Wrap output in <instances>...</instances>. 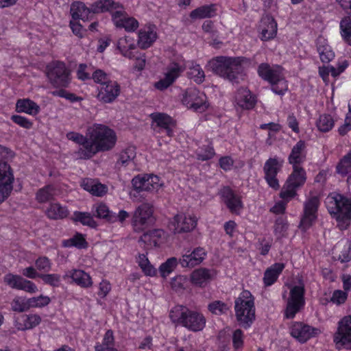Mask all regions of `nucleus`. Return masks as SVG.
<instances>
[{"mask_svg":"<svg viewBox=\"0 0 351 351\" xmlns=\"http://www.w3.org/2000/svg\"><path fill=\"white\" fill-rule=\"evenodd\" d=\"M216 14L215 4L205 5L193 10L190 13V17L193 19L211 18Z\"/></svg>","mask_w":351,"mask_h":351,"instance_id":"58836bf2","label":"nucleus"},{"mask_svg":"<svg viewBox=\"0 0 351 351\" xmlns=\"http://www.w3.org/2000/svg\"><path fill=\"white\" fill-rule=\"evenodd\" d=\"M152 120V127L158 132L165 130L167 135H173V128L176 127V121L167 114L154 112L150 114Z\"/></svg>","mask_w":351,"mask_h":351,"instance_id":"412c9836","label":"nucleus"},{"mask_svg":"<svg viewBox=\"0 0 351 351\" xmlns=\"http://www.w3.org/2000/svg\"><path fill=\"white\" fill-rule=\"evenodd\" d=\"M62 245L64 247H75L77 249H86L88 243L82 234L76 232L71 238L63 240Z\"/></svg>","mask_w":351,"mask_h":351,"instance_id":"79ce46f5","label":"nucleus"},{"mask_svg":"<svg viewBox=\"0 0 351 351\" xmlns=\"http://www.w3.org/2000/svg\"><path fill=\"white\" fill-rule=\"evenodd\" d=\"M317 50L319 53L320 60L324 63H328L335 58V53L331 47L329 46L326 40L319 38L317 40Z\"/></svg>","mask_w":351,"mask_h":351,"instance_id":"c9c22d12","label":"nucleus"},{"mask_svg":"<svg viewBox=\"0 0 351 351\" xmlns=\"http://www.w3.org/2000/svg\"><path fill=\"white\" fill-rule=\"evenodd\" d=\"M40 110V106L29 99H19L16 104V111L30 115H36Z\"/></svg>","mask_w":351,"mask_h":351,"instance_id":"f704fd0d","label":"nucleus"},{"mask_svg":"<svg viewBox=\"0 0 351 351\" xmlns=\"http://www.w3.org/2000/svg\"><path fill=\"white\" fill-rule=\"evenodd\" d=\"M260 27L261 29V40L267 41L274 38L277 33V23L274 19L266 16L261 19Z\"/></svg>","mask_w":351,"mask_h":351,"instance_id":"7c9ffc66","label":"nucleus"},{"mask_svg":"<svg viewBox=\"0 0 351 351\" xmlns=\"http://www.w3.org/2000/svg\"><path fill=\"white\" fill-rule=\"evenodd\" d=\"M246 60L242 56H217L208 62V66L215 74L230 82H235L238 75L242 73V64Z\"/></svg>","mask_w":351,"mask_h":351,"instance_id":"7ed1b4c3","label":"nucleus"},{"mask_svg":"<svg viewBox=\"0 0 351 351\" xmlns=\"http://www.w3.org/2000/svg\"><path fill=\"white\" fill-rule=\"evenodd\" d=\"M55 195V188L52 185H47L40 189L36 194V199L39 203H45L52 200Z\"/></svg>","mask_w":351,"mask_h":351,"instance_id":"a18cd8bd","label":"nucleus"},{"mask_svg":"<svg viewBox=\"0 0 351 351\" xmlns=\"http://www.w3.org/2000/svg\"><path fill=\"white\" fill-rule=\"evenodd\" d=\"M182 101L184 105L197 112H204L209 106L205 93L193 87L185 90Z\"/></svg>","mask_w":351,"mask_h":351,"instance_id":"ddd939ff","label":"nucleus"},{"mask_svg":"<svg viewBox=\"0 0 351 351\" xmlns=\"http://www.w3.org/2000/svg\"><path fill=\"white\" fill-rule=\"evenodd\" d=\"M258 75L271 84V90L279 95H283L288 90V84L278 65L271 66L267 63H261L257 69Z\"/></svg>","mask_w":351,"mask_h":351,"instance_id":"6e6552de","label":"nucleus"},{"mask_svg":"<svg viewBox=\"0 0 351 351\" xmlns=\"http://www.w3.org/2000/svg\"><path fill=\"white\" fill-rule=\"evenodd\" d=\"M135 156V148L134 147H128L120 153L117 165L125 167L133 160Z\"/></svg>","mask_w":351,"mask_h":351,"instance_id":"de8ad7c7","label":"nucleus"},{"mask_svg":"<svg viewBox=\"0 0 351 351\" xmlns=\"http://www.w3.org/2000/svg\"><path fill=\"white\" fill-rule=\"evenodd\" d=\"M348 298V293L341 290H335L330 298V301L337 305L342 304L346 302Z\"/></svg>","mask_w":351,"mask_h":351,"instance_id":"e2e57ef3","label":"nucleus"},{"mask_svg":"<svg viewBox=\"0 0 351 351\" xmlns=\"http://www.w3.org/2000/svg\"><path fill=\"white\" fill-rule=\"evenodd\" d=\"M69 211L58 203H51L46 210L47 216L51 219H63L67 217Z\"/></svg>","mask_w":351,"mask_h":351,"instance_id":"37998d69","label":"nucleus"},{"mask_svg":"<svg viewBox=\"0 0 351 351\" xmlns=\"http://www.w3.org/2000/svg\"><path fill=\"white\" fill-rule=\"evenodd\" d=\"M71 219L75 223L79 222L82 225L91 228H96L98 226L93 219V215L88 212L75 211L73 213Z\"/></svg>","mask_w":351,"mask_h":351,"instance_id":"ea45409f","label":"nucleus"},{"mask_svg":"<svg viewBox=\"0 0 351 351\" xmlns=\"http://www.w3.org/2000/svg\"><path fill=\"white\" fill-rule=\"evenodd\" d=\"M14 156V152L10 149L0 145V173L12 171L9 162Z\"/></svg>","mask_w":351,"mask_h":351,"instance_id":"a19ab883","label":"nucleus"},{"mask_svg":"<svg viewBox=\"0 0 351 351\" xmlns=\"http://www.w3.org/2000/svg\"><path fill=\"white\" fill-rule=\"evenodd\" d=\"M138 263V265L146 275L152 276L155 274L154 268L151 265L148 258L145 254H139Z\"/></svg>","mask_w":351,"mask_h":351,"instance_id":"6e6d98bb","label":"nucleus"},{"mask_svg":"<svg viewBox=\"0 0 351 351\" xmlns=\"http://www.w3.org/2000/svg\"><path fill=\"white\" fill-rule=\"evenodd\" d=\"M325 204L340 229L346 228L351 219V199L339 193H330L326 197Z\"/></svg>","mask_w":351,"mask_h":351,"instance_id":"39448f33","label":"nucleus"},{"mask_svg":"<svg viewBox=\"0 0 351 351\" xmlns=\"http://www.w3.org/2000/svg\"><path fill=\"white\" fill-rule=\"evenodd\" d=\"M132 184L137 192L157 190L161 186L159 177L152 174L138 175L132 180Z\"/></svg>","mask_w":351,"mask_h":351,"instance_id":"6ab92c4d","label":"nucleus"},{"mask_svg":"<svg viewBox=\"0 0 351 351\" xmlns=\"http://www.w3.org/2000/svg\"><path fill=\"white\" fill-rule=\"evenodd\" d=\"M66 138L81 145L77 152L79 158L83 160H88V152L86 151V148L88 147V145H89V136H84L78 132H70L66 134Z\"/></svg>","mask_w":351,"mask_h":351,"instance_id":"c756f323","label":"nucleus"},{"mask_svg":"<svg viewBox=\"0 0 351 351\" xmlns=\"http://www.w3.org/2000/svg\"><path fill=\"white\" fill-rule=\"evenodd\" d=\"M41 322V318L38 315L34 314L27 316L25 328L31 329L38 326Z\"/></svg>","mask_w":351,"mask_h":351,"instance_id":"69168bd1","label":"nucleus"},{"mask_svg":"<svg viewBox=\"0 0 351 351\" xmlns=\"http://www.w3.org/2000/svg\"><path fill=\"white\" fill-rule=\"evenodd\" d=\"M185 281H186V278L184 276H176L171 280V288L176 291H180L181 289H184V285Z\"/></svg>","mask_w":351,"mask_h":351,"instance_id":"774afa93","label":"nucleus"},{"mask_svg":"<svg viewBox=\"0 0 351 351\" xmlns=\"http://www.w3.org/2000/svg\"><path fill=\"white\" fill-rule=\"evenodd\" d=\"M154 207L149 203H143L136 208L132 217V225L134 231L141 232L144 231L154 222Z\"/></svg>","mask_w":351,"mask_h":351,"instance_id":"9d476101","label":"nucleus"},{"mask_svg":"<svg viewBox=\"0 0 351 351\" xmlns=\"http://www.w3.org/2000/svg\"><path fill=\"white\" fill-rule=\"evenodd\" d=\"M119 8V3L112 0H100L94 3L91 8L86 7L84 3L79 1L71 3L70 13L72 19L75 21L81 19L88 20L89 14L93 13L104 12L112 11Z\"/></svg>","mask_w":351,"mask_h":351,"instance_id":"0eeeda50","label":"nucleus"},{"mask_svg":"<svg viewBox=\"0 0 351 351\" xmlns=\"http://www.w3.org/2000/svg\"><path fill=\"white\" fill-rule=\"evenodd\" d=\"M84 189L93 195L102 196L106 193L107 188L105 185L95 182L94 180H87L83 183Z\"/></svg>","mask_w":351,"mask_h":351,"instance_id":"49530a36","label":"nucleus"},{"mask_svg":"<svg viewBox=\"0 0 351 351\" xmlns=\"http://www.w3.org/2000/svg\"><path fill=\"white\" fill-rule=\"evenodd\" d=\"M169 318L176 324H180L193 332L202 330L206 319L202 313L190 310L185 306L176 305L169 312Z\"/></svg>","mask_w":351,"mask_h":351,"instance_id":"20e7f679","label":"nucleus"},{"mask_svg":"<svg viewBox=\"0 0 351 351\" xmlns=\"http://www.w3.org/2000/svg\"><path fill=\"white\" fill-rule=\"evenodd\" d=\"M91 79L93 80L94 82L100 84L102 86L104 84L108 83L111 80L108 74L101 69H96L92 74Z\"/></svg>","mask_w":351,"mask_h":351,"instance_id":"bf43d9fd","label":"nucleus"},{"mask_svg":"<svg viewBox=\"0 0 351 351\" xmlns=\"http://www.w3.org/2000/svg\"><path fill=\"white\" fill-rule=\"evenodd\" d=\"M257 102L255 95L247 88H239L235 94V103L237 106L242 110H251L254 108Z\"/></svg>","mask_w":351,"mask_h":351,"instance_id":"393cba45","label":"nucleus"},{"mask_svg":"<svg viewBox=\"0 0 351 351\" xmlns=\"http://www.w3.org/2000/svg\"><path fill=\"white\" fill-rule=\"evenodd\" d=\"M217 275L215 269L201 267L195 269L191 274V280L193 284L199 287H204L212 280Z\"/></svg>","mask_w":351,"mask_h":351,"instance_id":"bb28decb","label":"nucleus"},{"mask_svg":"<svg viewBox=\"0 0 351 351\" xmlns=\"http://www.w3.org/2000/svg\"><path fill=\"white\" fill-rule=\"evenodd\" d=\"M93 217L104 219L106 221L114 223L117 221L116 214L109 210L108 206L104 203L95 204L92 208Z\"/></svg>","mask_w":351,"mask_h":351,"instance_id":"2f4dec72","label":"nucleus"},{"mask_svg":"<svg viewBox=\"0 0 351 351\" xmlns=\"http://www.w3.org/2000/svg\"><path fill=\"white\" fill-rule=\"evenodd\" d=\"M320 333L317 328L312 327L302 322H294L291 326V335L300 343H305L311 337Z\"/></svg>","mask_w":351,"mask_h":351,"instance_id":"b1692460","label":"nucleus"},{"mask_svg":"<svg viewBox=\"0 0 351 351\" xmlns=\"http://www.w3.org/2000/svg\"><path fill=\"white\" fill-rule=\"evenodd\" d=\"M284 160L278 157L269 158L263 166L264 178L269 187L274 190L280 189L278 173L280 171Z\"/></svg>","mask_w":351,"mask_h":351,"instance_id":"2eb2a0df","label":"nucleus"},{"mask_svg":"<svg viewBox=\"0 0 351 351\" xmlns=\"http://www.w3.org/2000/svg\"><path fill=\"white\" fill-rule=\"evenodd\" d=\"M179 263V261L176 257L168 258L165 263H162L159 267V271L164 278L172 272Z\"/></svg>","mask_w":351,"mask_h":351,"instance_id":"3c124183","label":"nucleus"},{"mask_svg":"<svg viewBox=\"0 0 351 351\" xmlns=\"http://www.w3.org/2000/svg\"><path fill=\"white\" fill-rule=\"evenodd\" d=\"M197 225V218L191 215L178 214L169 223V228L174 234L189 232Z\"/></svg>","mask_w":351,"mask_h":351,"instance_id":"f3484780","label":"nucleus"},{"mask_svg":"<svg viewBox=\"0 0 351 351\" xmlns=\"http://www.w3.org/2000/svg\"><path fill=\"white\" fill-rule=\"evenodd\" d=\"M340 29L342 37L351 45V16H346L341 19Z\"/></svg>","mask_w":351,"mask_h":351,"instance_id":"09e8293b","label":"nucleus"},{"mask_svg":"<svg viewBox=\"0 0 351 351\" xmlns=\"http://www.w3.org/2000/svg\"><path fill=\"white\" fill-rule=\"evenodd\" d=\"M50 302L49 297L40 295L38 297L29 298V306H30V308H40L48 305Z\"/></svg>","mask_w":351,"mask_h":351,"instance_id":"052dcab7","label":"nucleus"},{"mask_svg":"<svg viewBox=\"0 0 351 351\" xmlns=\"http://www.w3.org/2000/svg\"><path fill=\"white\" fill-rule=\"evenodd\" d=\"M293 171L289 176L283 186L280 196L283 199L289 200L297 195V190L302 187L306 180V173L302 167H292Z\"/></svg>","mask_w":351,"mask_h":351,"instance_id":"1a4fd4ad","label":"nucleus"},{"mask_svg":"<svg viewBox=\"0 0 351 351\" xmlns=\"http://www.w3.org/2000/svg\"><path fill=\"white\" fill-rule=\"evenodd\" d=\"M66 276L71 278L75 283L84 288L89 287L93 284L90 276L81 269H73Z\"/></svg>","mask_w":351,"mask_h":351,"instance_id":"e433bc0d","label":"nucleus"},{"mask_svg":"<svg viewBox=\"0 0 351 351\" xmlns=\"http://www.w3.org/2000/svg\"><path fill=\"white\" fill-rule=\"evenodd\" d=\"M186 67L189 70L187 75L190 79L193 80L195 82L199 84L204 81V71L199 64L193 61L190 62L189 66L173 62L168 66L167 71L164 78L156 82L155 87L160 90L167 89L176 81Z\"/></svg>","mask_w":351,"mask_h":351,"instance_id":"f03ea898","label":"nucleus"},{"mask_svg":"<svg viewBox=\"0 0 351 351\" xmlns=\"http://www.w3.org/2000/svg\"><path fill=\"white\" fill-rule=\"evenodd\" d=\"M89 135L88 159L99 152H108L112 149L117 143L116 132L108 126L95 123L88 130Z\"/></svg>","mask_w":351,"mask_h":351,"instance_id":"f257e3e1","label":"nucleus"},{"mask_svg":"<svg viewBox=\"0 0 351 351\" xmlns=\"http://www.w3.org/2000/svg\"><path fill=\"white\" fill-rule=\"evenodd\" d=\"M319 199L317 196L308 198L304 204V212L299 228L304 232L309 229L317 217Z\"/></svg>","mask_w":351,"mask_h":351,"instance_id":"4468645a","label":"nucleus"},{"mask_svg":"<svg viewBox=\"0 0 351 351\" xmlns=\"http://www.w3.org/2000/svg\"><path fill=\"white\" fill-rule=\"evenodd\" d=\"M306 158V144L303 140L298 141L292 147L288 156V162L292 167H302Z\"/></svg>","mask_w":351,"mask_h":351,"instance_id":"a878e982","label":"nucleus"},{"mask_svg":"<svg viewBox=\"0 0 351 351\" xmlns=\"http://www.w3.org/2000/svg\"><path fill=\"white\" fill-rule=\"evenodd\" d=\"M197 158L198 160L204 161L213 158L215 152L211 145H203L197 150Z\"/></svg>","mask_w":351,"mask_h":351,"instance_id":"5fc2aeb1","label":"nucleus"},{"mask_svg":"<svg viewBox=\"0 0 351 351\" xmlns=\"http://www.w3.org/2000/svg\"><path fill=\"white\" fill-rule=\"evenodd\" d=\"M69 71L64 62L55 61L47 66V75L55 88L67 87L70 83Z\"/></svg>","mask_w":351,"mask_h":351,"instance_id":"9b49d317","label":"nucleus"},{"mask_svg":"<svg viewBox=\"0 0 351 351\" xmlns=\"http://www.w3.org/2000/svg\"><path fill=\"white\" fill-rule=\"evenodd\" d=\"M285 267V265L282 263H276L268 267L263 277V282L265 286L272 285L278 279L280 274Z\"/></svg>","mask_w":351,"mask_h":351,"instance_id":"473e14b6","label":"nucleus"},{"mask_svg":"<svg viewBox=\"0 0 351 351\" xmlns=\"http://www.w3.org/2000/svg\"><path fill=\"white\" fill-rule=\"evenodd\" d=\"M97 99L104 104L114 102L121 93V86L117 81L111 80L97 88Z\"/></svg>","mask_w":351,"mask_h":351,"instance_id":"5701e85b","label":"nucleus"},{"mask_svg":"<svg viewBox=\"0 0 351 351\" xmlns=\"http://www.w3.org/2000/svg\"><path fill=\"white\" fill-rule=\"evenodd\" d=\"M232 343L235 349L241 348L243 345V334L241 329H237L232 335Z\"/></svg>","mask_w":351,"mask_h":351,"instance_id":"338daca9","label":"nucleus"},{"mask_svg":"<svg viewBox=\"0 0 351 351\" xmlns=\"http://www.w3.org/2000/svg\"><path fill=\"white\" fill-rule=\"evenodd\" d=\"M136 47L135 41L130 36L121 38L117 43V49L124 57L129 59L135 58L133 50Z\"/></svg>","mask_w":351,"mask_h":351,"instance_id":"72a5a7b5","label":"nucleus"},{"mask_svg":"<svg viewBox=\"0 0 351 351\" xmlns=\"http://www.w3.org/2000/svg\"><path fill=\"white\" fill-rule=\"evenodd\" d=\"M39 278L42 279L45 284L54 287H59L61 282L60 276L57 274H42L39 275Z\"/></svg>","mask_w":351,"mask_h":351,"instance_id":"4d7b16f0","label":"nucleus"},{"mask_svg":"<svg viewBox=\"0 0 351 351\" xmlns=\"http://www.w3.org/2000/svg\"><path fill=\"white\" fill-rule=\"evenodd\" d=\"M156 32L151 28L141 29L138 32V45L143 49H147L156 40Z\"/></svg>","mask_w":351,"mask_h":351,"instance_id":"4c0bfd02","label":"nucleus"},{"mask_svg":"<svg viewBox=\"0 0 351 351\" xmlns=\"http://www.w3.org/2000/svg\"><path fill=\"white\" fill-rule=\"evenodd\" d=\"M3 281L13 289L22 290L29 293H34L38 291L34 282L20 275L8 273L3 277Z\"/></svg>","mask_w":351,"mask_h":351,"instance_id":"a211bd4d","label":"nucleus"},{"mask_svg":"<svg viewBox=\"0 0 351 351\" xmlns=\"http://www.w3.org/2000/svg\"><path fill=\"white\" fill-rule=\"evenodd\" d=\"M221 195L231 213L239 214L243 209V204L240 197L235 195L230 188H224L221 192Z\"/></svg>","mask_w":351,"mask_h":351,"instance_id":"cd10ccee","label":"nucleus"},{"mask_svg":"<svg viewBox=\"0 0 351 351\" xmlns=\"http://www.w3.org/2000/svg\"><path fill=\"white\" fill-rule=\"evenodd\" d=\"M11 120L16 124L19 125V126L25 128V129H30L33 126V122L31 121L27 118L21 116L14 114L11 117Z\"/></svg>","mask_w":351,"mask_h":351,"instance_id":"680f3d73","label":"nucleus"},{"mask_svg":"<svg viewBox=\"0 0 351 351\" xmlns=\"http://www.w3.org/2000/svg\"><path fill=\"white\" fill-rule=\"evenodd\" d=\"M235 316L239 325L247 329L256 319L254 298L250 291L243 290L234 301Z\"/></svg>","mask_w":351,"mask_h":351,"instance_id":"423d86ee","label":"nucleus"},{"mask_svg":"<svg viewBox=\"0 0 351 351\" xmlns=\"http://www.w3.org/2000/svg\"><path fill=\"white\" fill-rule=\"evenodd\" d=\"M208 309L213 314L220 315L227 313L230 306L222 301L215 300L208 305Z\"/></svg>","mask_w":351,"mask_h":351,"instance_id":"603ef678","label":"nucleus"},{"mask_svg":"<svg viewBox=\"0 0 351 351\" xmlns=\"http://www.w3.org/2000/svg\"><path fill=\"white\" fill-rule=\"evenodd\" d=\"M36 268L40 271H49L51 268L50 260L46 256H41L35 262Z\"/></svg>","mask_w":351,"mask_h":351,"instance_id":"0e129e2a","label":"nucleus"},{"mask_svg":"<svg viewBox=\"0 0 351 351\" xmlns=\"http://www.w3.org/2000/svg\"><path fill=\"white\" fill-rule=\"evenodd\" d=\"M334 123L335 121L331 115L324 114L319 116L316 125L319 130L326 132L333 128Z\"/></svg>","mask_w":351,"mask_h":351,"instance_id":"8fccbe9b","label":"nucleus"},{"mask_svg":"<svg viewBox=\"0 0 351 351\" xmlns=\"http://www.w3.org/2000/svg\"><path fill=\"white\" fill-rule=\"evenodd\" d=\"M123 8L119 4V8L110 11L112 12V21L117 27L124 28L127 32H134L138 27V22L133 17L129 16L122 10Z\"/></svg>","mask_w":351,"mask_h":351,"instance_id":"aec40b11","label":"nucleus"},{"mask_svg":"<svg viewBox=\"0 0 351 351\" xmlns=\"http://www.w3.org/2000/svg\"><path fill=\"white\" fill-rule=\"evenodd\" d=\"M11 308L12 311L16 312H24L30 308L29 306V299L25 300L22 298H15L12 303Z\"/></svg>","mask_w":351,"mask_h":351,"instance_id":"13d9d810","label":"nucleus"},{"mask_svg":"<svg viewBox=\"0 0 351 351\" xmlns=\"http://www.w3.org/2000/svg\"><path fill=\"white\" fill-rule=\"evenodd\" d=\"M162 234V230L160 229L147 231L139 238L138 243H143L150 246H157Z\"/></svg>","mask_w":351,"mask_h":351,"instance_id":"c03bdc74","label":"nucleus"},{"mask_svg":"<svg viewBox=\"0 0 351 351\" xmlns=\"http://www.w3.org/2000/svg\"><path fill=\"white\" fill-rule=\"evenodd\" d=\"M207 252L204 247H197L187 250L179 259L180 265L184 268H193L200 265L206 258Z\"/></svg>","mask_w":351,"mask_h":351,"instance_id":"4be33fe9","label":"nucleus"},{"mask_svg":"<svg viewBox=\"0 0 351 351\" xmlns=\"http://www.w3.org/2000/svg\"><path fill=\"white\" fill-rule=\"evenodd\" d=\"M337 171L343 176L351 173V151L340 160L337 166Z\"/></svg>","mask_w":351,"mask_h":351,"instance_id":"864d4df0","label":"nucleus"},{"mask_svg":"<svg viewBox=\"0 0 351 351\" xmlns=\"http://www.w3.org/2000/svg\"><path fill=\"white\" fill-rule=\"evenodd\" d=\"M305 289L303 285H295L290 289L289 296L287 301L285 317L293 319L305 305Z\"/></svg>","mask_w":351,"mask_h":351,"instance_id":"f8f14e48","label":"nucleus"},{"mask_svg":"<svg viewBox=\"0 0 351 351\" xmlns=\"http://www.w3.org/2000/svg\"><path fill=\"white\" fill-rule=\"evenodd\" d=\"M14 180L12 171L0 173V204L10 195Z\"/></svg>","mask_w":351,"mask_h":351,"instance_id":"c85d7f7f","label":"nucleus"},{"mask_svg":"<svg viewBox=\"0 0 351 351\" xmlns=\"http://www.w3.org/2000/svg\"><path fill=\"white\" fill-rule=\"evenodd\" d=\"M334 342L337 348L351 349V316H345L338 323L334 335Z\"/></svg>","mask_w":351,"mask_h":351,"instance_id":"dca6fc26","label":"nucleus"}]
</instances>
